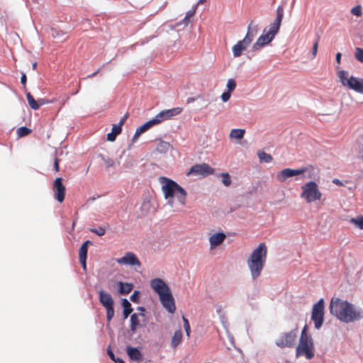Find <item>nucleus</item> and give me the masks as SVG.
<instances>
[{
  "label": "nucleus",
  "instance_id": "nucleus-60",
  "mask_svg": "<svg viewBox=\"0 0 363 363\" xmlns=\"http://www.w3.org/2000/svg\"><path fill=\"white\" fill-rule=\"evenodd\" d=\"M137 310L140 312L138 314L141 316V317H145V312H146V308L144 307V306H138L137 308Z\"/></svg>",
  "mask_w": 363,
  "mask_h": 363
},
{
  "label": "nucleus",
  "instance_id": "nucleus-57",
  "mask_svg": "<svg viewBox=\"0 0 363 363\" xmlns=\"http://www.w3.org/2000/svg\"><path fill=\"white\" fill-rule=\"evenodd\" d=\"M26 82H27V77H26V73L21 72V83L23 85L24 89H26Z\"/></svg>",
  "mask_w": 363,
  "mask_h": 363
},
{
  "label": "nucleus",
  "instance_id": "nucleus-23",
  "mask_svg": "<svg viewBox=\"0 0 363 363\" xmlns=\"http://www.w3.org/2000/svg\"><path fill=\"white\" fill-rule=\"evenodd\" d=\"M258 26L257 25H252V21H251L247 26V30L244 37L243 40L246 41L249 45L251 44L254 39L255 33L257 32Z\"/></svg>",
  "mask_w": 363,
  "mask_h": 363
},
{
  "label": "nucleus",
  "instance_id": "nucleus-52",
  "mask_svg": "<svg viewBox=\"0 0 363 363\" xmlns=\"http://www.w3.org/2000/svg\"><path fill=\"white\" fill-rule=\"evenodd\" d=\"M196 9L197 4H195L191 9L189 10L186 13V19L193 17L196 13Z\"/></svg>",
  "mask_w": 363,
  "mask_h": 363
},
{
  "label": "nucleus",
  "instance_id": "nucleus-51",
  "mask_svg": "<svg viewBox=\"0 0 363 363\" xmlns=\"http://www.w3.org/2000/svg\"><path fill=\"white\" fill-rule=\"evenodd\" d=\"M351 13L356 16H361L362 14V7L360 5H357L353 7L351 10Z\"/></svg>",
  "mask_w": 363,
  "mask_h": 363
},
{
  "label": "nucleus",
  "instance_id": "nucleus-25",
  "mask_svg": "<svg viewBox=\"0 0 363 363\" xmlns=\"http://www.w3.org/2000/svg\"><path fill=\"white\" fill-rule=\"evenodd\" d=\"M139 316H140V315L139 314H138L137 313H133L130 315V331L132 333H135V331L137 330V329L139 327L142 326V324L140 323V320L139 319Z\"/></svg>",
  "mask_w": 363,
  "mask_h": 363
},
{
  "label": "nucleus",
  "instance_id": "nucleus-10",
  "mask_svg": "<svg viewBox=\"0 0 363 363\" xmlns=\"http://www.w3.org/2000/svg\"><path fill=\"white\" fill-rule=\"evenodd\" d=\"M159 300L162 307L169 313H174L175 312V301L171 290L159 296Z\"/></svg>",
  "mask_w": 363,
  "mask_h": 363
},
{
  "label": "nucleus",
  "instance_id": "nucleus-48",
  "mask_svg": "<svg viewBox=\"0 0 363 363\" xmlns=\"http://www.w3.org/2000/svg\"><path fill=\"white\" fill-rule=\"evenodd\" d=\"M355 58L360 62H363V49L360 48H355Z\"/></svg>",
  "mask_w": 363,
  "mask_h": 363
},
{
  "label": "nucleus",
  "instance_id": "nucleus-9",
  "mask_svg": "<svg viewBox=\"0 0 363 363\" xmlns=\"http://www.w3.org/2000/svg\"><path fill=\"white\" fill-rule=\"evenodd\" d=\"M308 171V167H301L299 169L285 168L277 174V179L280 182L286 181L289 178L297 177Z\"/></svg>",
  "mask_w": 363,
  "mask_h": 363
},
{
  "label": "nucleus",
  "instance_id": "nucleus-28",
  "mask_svg": "<svg viewBox=\"0 0 363 363\" xmlns=\"http://www.w3.org/2000/svg\"><path fill=\"white\" fill-rule=\"evenodd\" d=\"M150 128V125L147 122L139 126L136 128V130L133 136L132 142L135 143L138 138L142 135L143 133L146 132L147 130Z\"/></svg>",
  "mask_w": 363,
  "mask_h": 363
},
{
  "label": "nucleus",
  "instance_id": "nucleus-8",
  "mask_svg": "<svg viewBox=\"0 0 363 363\" xmlns=\"http://www.w3.org/2000/svg\"><path fill=\"white\" fill-rule=\"evenodd\" d=\"M214 169L207 163L196 164L191 166L187 172V176H199L202 178L213 174Z\"/></svg>",
  "mask_w": 363,
  "mask_h": 363
},
{
  "label": "nucleus",
  "instance_id": "nucleus-45",
  "mask_svg": "<svg viewBox=\"0 0 363 363\" xmlns=\"http://www.w3.org/2000/svg\"><path fill=\"white\" fill-rule=\"evenodd\" d=\"M150 127H152L155 125L159 124L160 123L162 122V120L161 118L159 117V113L152 119L146 121Z\"/></svg>",
  "mask_w": 363,
  "mask_h": 363
},
{
  "label": "nucleus",
  "instance_id": "nucleus-16",
  "mask_svg": "<svg viewBox=\"0 0 363 363\" xmlns=\"http://www.w3.org/2000/svg\"><path fill=\"white\" fill-rule=\"evenodd\" d=\"M99 295V301L104 308L113 307L114 300L111 295L103 290L100 289L97 291Z\"/></svg>",
  "mask_w": 363,
  "mask_h": 363
},
{
  "label": "nucleus",
  "instance_id": "nucleus-37",
  "mask_svg": "<svg viewBox=\"0 0 363 363\" xmlns=\"http://www.w3.org/2000/svg\"><path fill=\"white\" fill-rule=\"evenodd\" d=\"M31 129L26 126H21L17 129L16 133L18 138L27 136L31 133Z\"/></svg>",
  "mask_w": 363,
  "mask_h": 363
},
{
  "label": "nucleus",
  "instance_id": "nucleus-46",
  "mask_svg": "<svg viewBox=\"0 0 363 363\" xmlns=\"http://www.w3.org/2000/svg\"><path fill=\"white\" fill-rule=\"evenodd\" d=\"M140 298V291L138 290H135L133 293L130 296V300L135 303H139Z\"/></svg>",
  "mask_w": 363,
  "mask_h": 363
},
{
  "label": "nucleus",
  "instance_id": "nucleus-21",
  "mask_svg": "<svg viewBox=\"0 0 363 363\" xmlns=\"http://www.w3.org/2000/svg\"><path fill=\"white\" fill-rule=\"evenodd\" d=\"M226 235L223 232H218L213 234L209 238L211 248H213L221 244L225 240Z\"/></svg>",
  "mask_w": 363,
  "mask_h": 363
},
{
  "label": "nucleus",
  "instance_id": "nucleus-30",
  "mask_svg": "<svg viewBox=\"0 0 363 363\" xmlns=\"http://www.w3.org/2000/svg\"><path fill=\"white\" fill-rule=\"evenodd\" d=\"M245 133V129L233 128L231 130V131L230 133V137L232 138L237 139V140H241L242 138H243Z\"/></svg>",
  "mask_w": 363,
  "mask_h": 363
},
{
  "label": "nucleus",
  "instance_id": "nucleus-59",
  "mask_svg": "<svg viewBox=\"0 0 363 363\" xmlns=\"http://www.w3.org/2000/svg\"><path fill=\"white\" fill-rule=\"evenodd\" d=\"M317 52H318V38L314 40L313 45L312 54H313V57H315L316 55Z\"/></svg>",
  "mask_w": 363,
  "mask_h": 363
},
{
  "label": "nucleus",
  "instance_id": "nucleus-3",
  "mask_svg": "<svg viewBox=\"0 0 363 363\" xmlns=\"http://www.w3.org/2000/svg\"><path fill=\"white\" fill-rule=\"evenodd\" d=\"M267 248L264 242H261L252 251L247 259V265L253 279H257L261 274L267 258Z\"/></svg>",
  "mask_w": 363,
  "mask_h": 363
},
{
  "label": "nucleus",
  "instance_id": "nucleus-50",
  "mask_svg": "<svg viewBox=\"0 0 363 363\" xmlns=\"http://www.w3.org/2000/svg\"><path fill=\"white\" fill-rule=\"evenodd\" d=\"M219 320H220V322L222 324L223 328L225 329V331H226L227 330H229L228 329L229 324H228V320H227L225 314L220 315L219 316Z\"/></svg>",
  "mask_w": 363,
  "mask_h": 363
},
{
  "label": "nucleus",
  "instance_id": "nucleus-19",
  "mask_svg": "<svg viewBox=\"0 0 363 363\" xmlns=\"http://www.w3.org/2000/svg\"><path fill=\"white\" fill-rule=\"evenodd\" d=\"M250 45L245 41L243 39L239 40L235 45H234L232 48V52L234 57H240L242 52L245 51L247 46Z\"/></svg>",
  "mask_w": 363,
  "mask_h": 363
},
{
  "label": "nucleus",
  "instance_id": "nucleus-20",
  "mask_svg": "<svg viewBox=\"0 0 363 363\" xmlns=\"http://www.w3.org/2000/svg\"><path fill=\"white\" fill-rule=\"evenodd\" d=\"M118 293L121 295H127L134 288V284L131 282L117 281Z\"/></svg>",
  "mask_w": 363,
  "mask_h": 363
},
{
  "label": "nucleus",
  "instance_id": "nucleus-63",
  "mask_svg": "<svg viewBox=\"0 0 363 363\" xmlns=\"http://www.w3.org/2000/svg\"><path fill=\"white\" fill-rule=\"evenodd\" d=\"M308 334H309V333H308V326L306 324L304 325V327L303 328L302 330H301V335H308Z\"/></svg>",
  "mask_w": 363,
  "mask_h": 363
},
{
  "label": "nucleus",
  "instance_id": "nucleus-33",
  "mask_svg": "<svg viewBox=\"0 0 363 363\" xmlns=\"http://www.w3.org/2000/svg\"><path fill=\"white\" fill-rule=\"evenodd\" d=\"M284 14V7L281 5L278 6L276 10V18L274 19V22L277 23V24L281 25Z\"/></svg>",
  "mask_w": 363,
  "mask_h": 363
},
{
  "label": "nucleus",
  "instance_id": "nucleus-34",
  "mask_svg": "<svg viewBox=\"0 0 363 363\" xmlns=\"http://www.w3.org/2000/svg\"><path fill=\"white\" fill-rule=\"evenodd\" d=\"M66 35V33L61 30H57L56 28H51V35L54 38H57V40H60V41H63L66 39V38L65 37Z\"/></svg>",
  "mask_w": 363,
  "mask_h": 363
},
{
  "label": "nucleus",
  "instance_id": "nucleus-24",
  "mask_svg": "<svg viewBox=\"0 0 363 363\" xmlns=\"http://www.w3.org/2000/svg\"><path fill=\"white\" fill-rule=\"evenodd\" d=\"M152 207L150 199L148 197H145L140 207V212L138 213V217L143 218L147 215V213L150 211Z\"/></svg>",
  "mask_w": 363,
  "mask_h": 363
},
{
  "label": "nucleus",
  "instance_id": "nucleus-61",
  "mask_svg": "<svg viewBox=\"0 0 363 363\" xmlns=\"http://www.w3.org/2000/svg\"><path fill=\"white\" fill-rule=\"evenodd\" d=\"M128 118V113H126L119 121L117 125H120V127L122 128L123 125L126 121L127 118Z\"/></svg>",
  "mask_w": 363,
  "mask_h": 363
},
{
  "label": "nucleus",
  "instance_id": "nucleus-56",
  "mask_svg": "<svg viewBox=\"0 0 363 363\" xmlns=\"http://www.w3.org/2000/svg\"><path fill=\"white\" fill-rule=\"evenodd\" d=\"M225 333H226L227 337L228 338V340H229L230 343L231 344V345L235 347V339H234L233 335L230 333L229 330H227L225 331Z\"/></svg>",
  "mask_w": 363,
  "mask_h": 363
},
{
  "label": "nucleus",
  "instance_id": "nucleus-15",
  "mask_svg": "<svg viewBox=\"0 0 363 363\" xmlns=\"http://www.w3.org/2000/svg\"><path fill=\"white\" fill-rule=\"evenodd\" d=\"M265 31L266 28L264 29L262 34L257 38V41L252 45V52H256L259 50L260 48L265 47L266 45L270 44V43L274 40L267 34H266Z\"/></svg>",
  "mask_w": 363,
  "mask_h": 363
},
{
  "label": "nucleus",
  "instance_id": "nucleus-13",
  "mask_svg": "<svg viewBox=\"0 0 363 363\" xmlns=\"http://www.w3.org/2000/svg\"><path fill=\"white\" fill-rule=\"evenodd\" d=\"M150 286L158 296L171 290L169 285L161 278L152 279Z\"/></svg>",
  "mask_w": 363,
  "mask_h": 363
},
{
  "label": "nucleus",
  "instance_id": "nucleus-55",
  "mask_svg": "<svg viewBox=\"0 0 363 363\" xmlns=\"http://www.w3.org/2000/svg\"><path fill=\"white\" fill-rule=\"evenodd\" d=\"M197 100H201L203 101H205L203 98L200 95L196 96V97H189L186 100L187 104H191Z\"/></svg>",
  "mask_w": 363,
  "mask_h": 363
},
{
  "label": "nucleus",
  "instance_id": "nucleus-47",
  "mask_svg": "<svg viewBox=\"0 0 363 363\" xmlns=\"http://www.w3.org/2000/svg\"><path fill=\"white\" fill-rule=\"evenodd\" d=\"M89 230L99 236H102L106 233V228L103 226H99L97 228H90Z\"/></svg>",
  "mask_w": 363,
  "mask_h": 363
},
{
  "label": "nucleus",
  "instance_id": "nucleus-22",
  "mask_svg": "<svg viewBox=\"0 0 363 363\" xmlns=\"http://www.w3.org/2000/svg\"><path fill=\"white\" fill-rule=\"evenodd\" d=\"M121 306L123 308V319L125 320L128 318L129 315H131L132 312L133 311V308L132 307V305L127 298H123L121 300Z\"/></svg>",
  "mask_w": 363,
  "mask_h": 363
},
{
  "label": "nucleus",
  "instance_id": "nucleus-18",
  "mask_svg": "<svg viewBox=\"0 0 363 363\" xmlns=\"http://www.w3.org/2000/svg\"><path fill=\"white\" fill-rule=\"evenodd\" d=\"M182 111V108L180 107H174L169 109L162 110L159 113V117L162 118V121H164L180 114Z\"/></svg>",
  "mask_w": 363,
  "mask_h": 363
},
{
  "label": "nucleus",
  "instance_id": "nucleus-32",
  "mask_svg": "<svg viewBox=\"0 0 363 363\" xmlns=\"http://www.w3.org/2000/svg\"><path fill=\"white\" fill-rule=\"evenodd\" d=\"M257 156L261 162L269 163L273 160L272 156L264 151H258Z\"/></svg>",
  "mask_w": 363,
  "mask_h": 363
},
{
  "label": "nucleus",
  "instance_id": "nucleus-17",
  "mask_svg": "<svg viewBox=\"0 0 363 363\" xmlns=\"http://www.w3.org/2000/svg\"><path fill=\"white\" fill-rule=\"evenodd\" d=\"M99 295V301L104 308L113 307L114 300L111 295L103 290L100 289L97 291Z\"/></svg>",
  "mask_w": 363,
  "mask_h": 363
},
{
  "label": "nucleus",
  "instance_id": "nucleus-7",
  "mask_svg": "<svg viewBox=\"0 0 363 363\" xmlns=\"http://www.w3.org/2000/svg\"><path fill=\"white\" fill-rule=\"evenodd\" d=\"M297 334V328L288 333H283L275 340V345L280 348L292 347L294 345Z\"/></svg>",
  "mask_w": 363,
  "mask_h": 363
},
{
  "label": "nucleus",
  "instance_id": "nucleus-58",
  "mask_svg": "<svg viewBox=\"0 0 363 363\" xmlns=\"http://www.w3.org/2000/svg\"><path fill=\"white\" fill-rule=\"evenodd\" d=\"M86 259L87 257H79V261L84 270L86 269Z\"/></svg>",
  "mask_w": 363,
  "mask_h": 363
},
{
  "label": "nucleus",
  "instance_id": "nucleus-11",
  "mask_svg": "<svg viewBox=\"0 0 363 363\" xmlns=\"http://www.w3.org/2000/svg\"><path fill=\"white\" fill-rule=\"evenodd\" d=\"M116 262L119 264L129 267H140L141 262L136 255L132 252H127L124 255L116 259Z\"/></svg>",
  "mask_w": 363,
  "mask_h": 363
},
{
  "label": "nucleus",
  "instance_id": "nucleus-54",
  "mask_svg": "<svg viewBox=\"0 0 363 363\" xmlns=\"http://www.w3.org/2000/svg\"><path fill=\"white\" fill-rule=\"evenodd\" d=\"M106 352H107V355L108 356V357L113 362L115 360V359L117 357L115 356L113 350H111V346L109 345L108 347H107V350H106Z\"/></svg>",
  "mask_w": 363,
  "mask_h": 363
},
{
  "label": "nucleus",
  "instance_id": "nucleus-43",
  "mask_svg": "<svg viewBox=\"0 0 363 363\" xmlns=\"http://www.w3.org/2000/svg\"><path fill=\"white\" fill-rule=\"evenodd\" d=\"M182 320L184 323V328L186 335L187 337H189L190 333H191V327H190L189 320L184 315H183Z\"/></svg>",
  "mask_w": 363,
  "mask_h": 363
},
{
  "label": "nucleus",
  "instance_id": "nucleus-14",
  "mask_svg": "<svg viewBox=\"0 0 363 363\" xmlns=\"http://www.w3.org/2000/svg\"><path fill=\"white\" fill-rule=\"evenodd\" d=\"M125 352L130 361L140 362L143 360V354L140 347L127 345Z\"/></svg>",
  "mask_w": 363,
  "mask_h": 363
},
{
  "label": "nucleus",
  "instance_id": "nucleus-41",
  "mask_svg": "<svg viewBox=\"0 0 363 363\" xmlns=\"http://www.w3.org/2000/svg\"><path fill=\"white\" fill-rule=\"evenodd\" d=\"M105 309H106V320L108 323H110L111 321V320L113 319L114 314H115L114 306L105 308Z\"/></svg>",
  "mask_w": 363,
  "mask_h": 363
},
{
  "label": "nucleus",
  "instance_id": "nucleus-6",
  "mask_svg": "<svg viewBox=\"0 0 363 363\" xmlns=\"http://www.w3.org/2000/svg\"><path fill=\"white\" fill-rule=\"evenodd\" d=\"M302 192L301 198L307 203H311L318 200V184L314 181H309L301 186Z\"/></svg>",
  "mask_w": 363,
  "mask_h": 363
},
{
  "label": "nucleus",
  "instance_id": "nucleus-35",
  "mask_svg": "<svg viewBox=\"0 0 363 363\" xmlns=\"http://www.w3.org/2000/svg\"><path fill=\"white\" fill-rule=\"evenodd\" d=\"M311 320L314 323L315 328L318 329V301L313 303L311 313Z\"/></svg>",
  "mask_w": 363,
  "mask_h": 363
},
{
  "label": "nucleus",
  "instance_id": "nucleus-29",
  "mask_svg": "<svg viewBox=\"0 0 363 363\" xmlns=\"http://www.w3.org/2000/svg\"><path fill=\"white\" fill-rule=\"evenodd\" d=\"M182 332L181 330H176L172 337L171 346L176 348L182 342Z\"/></svg>",
  "mask_w": 363,
  "mask_h": 363
},
{
  "label": "nucleus",
  "instance_id": "nucleus-39",
  "mask_svg": "<svg viewBox=\"0 0 363 363\" xmlns=\"http://www.w3.org/2000/svg\"><path fill=\"white\" fill-rule=\"evenodd\" d=\"M220 176L222 177L223 184L225 186H229L232 183V180H231L230 174L228 172H222L220 174Z\"/></svg>",
  "mask_w": 363,
  "mask_h": 363
},
{
  "label": "nucleus",
  "instance_id": "nucleus-12",
  "mask_svg": "<svg viewBox=\"0 0 363 363\" xmlns=\"http://www.w3.org/2000/svg\"><path fill=\"white\" fill-rule=\"evenodd\" d=\"M52 190L54 197L59 202L62 203L65 200L66 189L62 183V177H57L52 184Z\"/></svg>",
  "mask_w": 363,
  "mask_h": 363
},
{
  "label": "nucleus",
  "instance_id": "nucleus-5",
  "mask_svg": "<svg viewBox=\"0 0 363 363\" xmlns=\"http://www.w3.org/2000/svg\"><path fill=\"white\" fill-rule=\"evenodd\" d=\"M337 77L342 86L357 93L363 94V79L350 76L348 72L345 70L339 71Z\"/></svg>",
  "mask_w": 363,
  "mask_h": 363
},
{
  "label": "nucleus",
  "instance_id": "nucleus-1",
  "mask_svg": "<svg viewBox=\"0 0 363 363\" xmlns=\"http://www.w3.org/2000/svg\"><path fill=\"white\" fill-rule=\"evenodd\" d=\"M330 313L343 323H352L363 318V310L339 298H333L330 305Z\"/></svg>",
  "mask_w": 363,
  "mask_h": 363
},
{
  "label": "nucleus",
  "instance_id": "nucleus-42",
  "mask_svg": "<svg viewBox=\"0 0 363 363\" xmlns=\"http://www.w3.org/2000/svg\"><path fill=\"white\" fill-rule=\"evenodd\" d=\"M319 328L321 326L323 321V306L324 302L323 299H319Z\"/></svg>",
  "mask_w": 363,
  "mask_h": 363
},
{
  "label": "nucleus",
  "instance_id": "nucleus-4",
  "mask_svg": "<svg viewBox=\"0 0 363 363\" xmlns=\"http://www.w3.org/2000/svg\"><path fill=\"white\" fill-rule=\"evenodd\" d=\"M304 356L307 359L314 357L313 342L310 334L301 335L299 342L296 349V357Z\"/></svg>",
  "mask_w": 363,
  "mask_h": 363
},
{
  "label": "nucleus",
  "instance_id": "nucleus-49",
  "mask_svg": "<svg viewBox=\"0 0 363 363\" xmlns=\"http://www.w3.org/2000/svg\"><path fill=\"white\" fill-rule=\"evenodd\" d=\"M88 247L85 245L80 246L79 249V257H87Z\"/></svg>",
  "mask_w": 363,
  "mask_h": 363
},
{
  "label": "nucleus",
  "instance_id": "nucleus-62",
  "mask_svg": "<svg viewBox=\"0 0 363 363\" xmlns=\"http://www.w3.org/2000/svg\"><path fill=\"white\" fill-rule=\"evenodd\" d=\"M54 169L55 172H59L60 170L59 160L57 158H56L54 161Z\"/></svg>",
  "mask_w": 363,
  "mask_h": 363
},
{
  "label": "nucleus",
  "instance_id": "nucleus-2",
  "mask_svg": "<svg viewBox=\"0 0 363 363\" xmlns=\"http://www.w3.org/2000/svg\"><path fill=\"white\" fill-rule=\"evenodd\" d=\"M160 181L164 199L168 200L169 203H172L174 197L176 196L181 204H185L187 193L182 186L173 179L166 177H160Z\"/></svg>",
  "mask_w": 363,
  "mask_h": 363
},
{
  "label": "nucleus",
  "instance_id": "nucleus-36",
  "mask_svg": "<svg viewBox=\"0 0 363 363\" xmlns=\"http://www.w3.org/2000/svg\"><path fill=\"white\" fill-rule=\"evenodd\" d=\"M170 147L171 145L169 143L165 141H160V143L158 144L157 147V150L160 153H166L169 150Z\"/></svg>",
  "mask_w": 363,
  "mask_h": 363
},
{
  "label": "nucleus",
  "instance_id": "nucleus-40",
  "mask_svg": "<svg viewBox=\"0 0 363 363\" xmlns=\"http://www.w3.org/2000/svg\"><path fill=\"white\" fill-rule=\"evenodd\" d=\"M350 223L354 224L359 229L363 230V216H358L355 218H351Z\"/></svg>",
  "mask_w": 363,
  "mask_h": 363
},
{
  "label": "nucleus",
  "instance_id": "nucleus-53",
  "mask_svg": "<svg viewBox=\"0 0 363 363\" xmlns=\"http://www.w3.org/2000/svg\"><path fill=\"white\" fill-rule=\"evenodd\" d=\"M230 96H231V92L225 91L221 94L220 98H221V100L223 101V102H227L230 99Z\"/></svg>",
  "mask_w": 363,
  "mask_h": 363
},
{
  "label": "nucleus",
  "instance_id": "nucleus-26",
  "mask_svg": "<svg viewBox=\"0 0 363 363\" xmlns=\"http://www.w3.org/2000/svg\"><path fill=\"white\" fill-rule=\"evenodd\" d=\"M121 131L122 128L120 127V125L113 124L111 128V131L106 135L107 140L109 142H114Z\"/></svg>",
  "mask_w": 363,
  "mask_h": 363
},
{
  "label": "nucleus",
  "instance_id": "nucleus-38",
  "mask_svg": "<svg viewBox=\"0 0 363 363\" xmlns=\"http://www.w3.org/2000/svg\"><path fill=\"white\" fill-rule=\"evenodd\" d=\"M98 157L101 159V160L105 163L106 169L112 167L115 164V162L113 159L109 157H106L103 154H99Z\"/></svg>",
  "mask_w": 363,
  "mask_h": 363
},
{
  "label": "nucleus",
  "instance_id": "nucleus-44",
  "mask_svg": "<svg viewBox=\"0 0 363 363\" xmlns=\"http://www.w3.org/2000/svg\"><path fill=\"white\" fill-rule=\"evenodd\" d=\"M236 85L237 84L234 79H229L226 84L227 91L232 93L236 88Z\"/></svg>",
  "mask_w": 363,
  "mask_h": 363
},
{
  "label": "nucleus",
  "instance_id": "nucleus-27",
  "mask_svg": "<svg viewBox=\"0 0 363 363\" xmlns=\"http://www.w3.org/2000/svg\"><path fill=\"white\" fill-rule=\"evenodd\" d=\"M281 25L274 22L269 25L267 29L266 28L265 33L267 34L272 39H274L276 35L279 33Z\"/></svg>",
  "mask_w": 363,
  "mask_h": 363
},
{
  "label": "nucleus",
  "instance_id": "nucleus-64",
  "mask_svg": "<svg viewBox=\"0 0 363 363\" xmlns=\"http://www.w3.org/2000/svg\"><path fill=\"white\" fill-rule=\"evenodd\" d=\"M341 57H342V54H341L340 52H337V53L336 54V57H335V58H336V62H337V63L338 65H340V62H341Z\"/></svg>",
  "mask_w": 363,
  "mask_h": 363
},
{
  "label": "nucleus",
  "instance_id": "nucleus-31",
  "mask_svg": "<svg viewBox=\"0 0 363 363\" xmlns=\"http://www.w3.org/2000/svg\"><path fill=\"white\" fill-rule=\"evenodd\" d=\"M26 99L30 107L33 110H38L41 104H40L38 101H35L34 97L30 92L26 93Z\"/></svg>",
  "mask_w": 363,
  "mask_h": 363
}]
</instances>
